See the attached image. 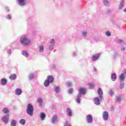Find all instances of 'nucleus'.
<instances>
[{
    "mask_svg": "<svg viewBox=\"0 0 126 126\" xmlns=\"http://www.w3.org/2000/svg\"><path fill=\"white\" fill-rule=\"evenodd\" d=\"M47 81H49L50 83H53L54 82V77L52 75L48 76Z\"/></svg>",
    "mask_w": 126,
    "mask_h": 126,
    "instance_id": "obj_7",
    "label": "nucleus"
},
{
    "mask_svg": "<svg viewBox=\"0 0 126 126\" xmlns=\"http://www.w3.org/2000/svg\"><path fill=\"white\" fill-rule=\"evenodd\" d=\"M89 86L91 89H92V88H94L95 87V84L90 83L89 84Z\"/></svg>",
    "mask_w": 126,
    "mask_h": 126,
    "instance_id": "obj_23",
    "label": "nucleus"
},
{
    "mask_svg": "<svg viewBox=\"0 0 126 126\" xmlns=\"http://www.w3.org/2000/svg\"><path fill=\"white\" fill-rule=\"evenodd\" d=\"M7 53H8V54H11L10 53H11V51H10V50H8V51H7Z\"/></svg>",
    "mask_w": 126,
    "mask_h": 126,
    "instance_id": "obj_43",
    "label": "nucleus"
},
{
    "mask_svg": "<svg viewBox=\"0 0 126 126\" xmlns=\"http://www.w3.org/2000/svg\"><path fill=\"white\" fill-rule=\"evenodd\" d=\"M9 120V115H7V116H4L2 118V121L5 123V124H7L8 123V121Z\"/></svg>",
    "mask_w": 126,
    "mask_h": 126,
    "instance_id": "obj_3",
    "label": "nucleus"
},
{
    "mask_svg": "<svg viewBox=\"0 0 126 126\" xmlns=\"http://www.w3.org/2000/svg\"><path fill=\"white\" fill-rule=\"evenodd\" d=\"M58 119V116L57 115H54L53 116L52 120V123L55 124L56 121H57V119Z\"/></svg>",
    "mask_w": 126,
    "mask_h": 126,
    "instance_id": "obj_15",
    "label": "nucleus"
},
{
    "mask_svg": "<svg viewBox=\"0 0 126 126\" xmlns=\"http://www.w3.org/2000/svg\"><path fill=\"white\" fill-rule=\"evenodd\" d=\"M40 118L41 121H44V120H45V118H46V114H45V113H41L40 114Z\"/></svg>",
    "mask_w": 126,
    "mask_h": 126,
    "instance_id": "obj_16",
    "label": "nucleus"
},
{
    "mask_svg": "<svg viewBox=\"0 0 126 126\" xmlns=\"http://www.w3.org/2000/svg\"><path fill=\"white\" fill-rule=\"evenodd\" d=\"M87 123H88L89 124H91V123L93 122V118L92 117V115H88L87 116Z\"/></svg>",
    "mask_w": 126,
    "mask_h": 126,
    "instance_id": "obj_5",
    "label": "nucleus"
},
{
    "mask_svg": "<svg viewBox=\"0 0 126 126\" xmlns=\"http://www.w3.org/2000/svg\"><path fill=\"white\" fill-rule=\"evenodd\" d=\"M108 114L107 111L103 112V117L104 121H108Z\"/></svg>",
    "mask_w": 126,
    "mask_h": 126,
    "instance_id": "obj_6",
    "label": "nucleus"
},
{
    "mask_svg": "<svg viewBox=\"0 0 126 126\" xmlns=\"http://www.w3.org/2000/svg\"><path fill=\"white\" fill-rule=\"evenodd\" d=\"M79 94H78L79 96H81V94H84L86 92V90L85 88H80L79 89Z\"/></svg>",
    "mask_w": 126,
    "mask_h": 126,
    "instance_id": "obj_4",
    "label": "nucleus"
},
{
    "mask_svg": "<svg viewBox=\"0 0 126 126\" xmlns=\"http://www.w3.org/2000/svg\"><path fill=\"white\" fill-rule=\"evenodd\" d=\"M11 126H16V122L15 120H12L11 123Z\"/></svg>",
    "mask_w": 126,
    "mask_h": 126,
    "instance_id": "obj_25",
    "label": "nucleus"
},
{
    "mask_svg": "<svg viewBox=\"0 0 126 126\" xmlns=\"http://www.w3.org/2000/svg\"><path fill=\"white\" fill-rule=\"evenodd\" d=\"M66 112H67V115L68 116V117H71L72 115V111H71V110L67 108Z\"/></svg>",
    "mask_w": 126,
    "mask_h": 126,
    "instance_id": "obj_10",
    "label": "nucleus"
},
{
    "mask_svg": "<svg viewBox=\"0 0 126 126\" xmlns=\"http://www.w3.org/2000/svg\"><path fill=\"white\" fill-rule=\"evenodd\" d=\"M34 111V108L33 105L31 104H29L27 107V113L30 116H33V112Z\"/></svg>",
    "mask_w": 126,
    "mask_h": 126,
    "instance_id": "obj_2",
    "label": "nucleus"
},
{
    "mask_svg": "<svg viewBox=\"0 0 126 126\" xmlns=\"http://www.w3.org/2000/svg\"><path fill=\"white\" fill-rule=\"evenodd\" d=\"M19 3L20 5L23 6L26 4V2H25V0H19Z\"/></svg>",
    "mask_w": 126,
    "mask_h": 126,
    "instance_id": "obj_12",
    "label": "nucleus"
},
{
    "mask_svg": "<svg viewBox=\"0 0 126 126\" xmlns=\"http://www.w3.org/2000/svg\"><path fill=\"white\" fill-rule=\"evenodd\" d=\"M124 6V0H122V2L120 3V8H122Z\"/></svg>",
    "mask_w": 126,
    "mask_h": 126,
    "instance_id": "obj_31",
    "label": "nucleus"
},
{
    "mask_svg": "<svg viewBox=\"0 0 126 126\" xmlns=\"http://www.w3.org/2000/svg\"><path fill=\"white\" fill-rule=\"evenodd\" d=\"M109 94L110 95H113L114 94V92L113 91H111L110 92H109Z\"/></svg>",
    "mask_w": 126,
    "mask_h": 126,
    "instance_id": "obj_39",
    "label": "nucleus"
},
{
    "mask_svg": "<svg viewBox=\"0 0 126 126\" xmlns=\"http://www.w3.org/2000/svg\"><path fill=\"white\" fill-rule=\"evenodd\" d=\"M21 42L24 46H27L31 43V41H30V40L27 39V36L24 35L23 37L21 38Z\"/></svg>",
    "mask_w": 126,
    "mask_h": 126,
    "instance_id": "obj_1",
    "label": "nucleus"
},
{
    "mask_svg": "<svg viewBox=\"0 0 126 126\" xmlns=\"http://www.w3.org/2000/svg\"><path fill=\"white\" fill-rule=\"evenodd\" d=\"M2 111L4 114H8V113H9V110L7 108H4Z\"/></svg>",
    "mask_w": 126,
    "mask_h": 126,
    "instance_id": "obj_18",
    "label": "nucleus"
},
{
    "mask_svg": "<svg viewBox=\"0 0 126 126\" xmlns=\"http://www.w3.org/2000/svg\"><path fill=\"white\" fill-rule=\"evenodd\" d=\"M22 54L23 56L26 57V58H27L28 57V54H27V52L26 51H23Z\"/></svg>",
    "mask_w": 126,
    "mask_h": 126,
    "instance_id": "obj_27",
    "label": "nucleus"
},
{
    "mask_svg": "<svg viewBox=\"0 0 126 126\" xmlns=\"http://www.w3.org/2000/svg\"><path fill=\"white\" fill-rule=\"evenodd\" d=\"M7 19H11V16L8 15L7 16Z\"/></svg>",
    "mask_w": 126,
    "mask_h": 126,
    "instance_id": "obj_37",
    "label": "nucleus"
},
{
    "mask_svg": "<svg viewBox=\"0 0 126 126\" xmlns=\"http://www.w3.org/2000/svg\"><path fill=\"white\" fill-rule=\"evenodd\" d=\"M34 76V75H33V74H31L29 76V78L30 79H32V78H33Z\"/></svg>",
    "mask_w": 126,
    "mask_h": 126,
    "instance_id": "obj_35",
    "label": "nucleus"
},
{
    "mask_svg": "<svg viewBox=\"0 0 126 126\" xmlns=\"http://www.w3.org/2000/svg\"><path fill=\"white\" fill-rule=\"evenodd\" d=\"M94 103L96 104L99 106L100 105V100H99V98L98 97H96L94 100Z\"/></svg>",
    "mask_w": 126,
    "mask_h": 126,
    "instance_id": "obj_11",
    "label": "nucleus"
},
{
    "mask_svg": "<svg viewBox=\"0 0 126 126\" xmlns=\"http://www.w3.org/2000/svg\"><path fill=\"white\" fill-rule=\"evenodd\" d=\"M119 79L120 80H121V81L125 79V75H124V74H121L120 75V76H119Z\"/></svg>",
    "mask_w": 126,
    "mask_h": 126,
    "instance_id": "obj_21",
    "label": "nucleus"
},
{
    "mask_svg": "<svg viewBox=\"0 0 126 126\" xmlns=\"http://www.w3.org/2000/svg\"><path fill=\"white\" fill-rule=\"evenodd\" d=\"M94 71H97V69L96 68H94Z\"/></svg>",
    "mask_w": 126,
    "mask_h": 126,
    "instance_id": "obj_44",
    "label": "nucleus"
},
{
    "mask_svg": "<svg viewBox=\"0 0 126 126\" xmlns=\"http://www.w3.org/2000/svg\"><path fill=\"white\" fill-rule=\"evenodd\" d=\"M19 123H20V124H21V125H22L23 126H24V125H25V120L21 119L19 121Z\"/></svg>",
    "mask_w": 126,
    "mask_h": 126,
    "instance_id": "obj_24",
    "label": "nucleus"
},
{
    "mask_svg": "<svg viewBox=\"0 0 126 126\" xmlns=\"http://www.w3.org/2000/svg\"><path fill=\"white\" fill-rule=\"evenodd\" d=\"M53 48H51V46L49 47V49L52 50Z\"/></svg>",
    "mask_w": 126,
    "mask_h": 126,
    "instance_id": "obj_45",
    "label": "nucleus"
},
{
    "mask_svg": "<svg viewBox=\"0 0 126 126\" xmlns=\"http://www.w3.org/2000/svg\"><path fill=\"white\" fill-rule=\"evenodd\" d=\"M104 3L106 5V6H108V4H109V2L108 0H104Z\"/></svg>",
    "mask_w": 126,
    "mask_h": 126,
    "instance_id": "obj_29",
    "label": "nucleus"
},
{
    "mask_svg": "<svg viewBox=\"0 0 126 126\" xmlns=\"http://www.w3.org/2000/svg\"><path fill=\"white\" fill-rule=\"evenodd\" d=\"M7 81L5 79H2L1 80V83L2 85H5L6 84Z\"/></svg>",
    "mask_w": 126,
    "mask_h": 126,
    "instance_id": "obj_19",
    "label": "nucleus"
},
{
    "mask_svg": "<svg viewBox=\"0 0 126 126\" xmlns=\"http://www.w3.org/2000/svg\"><path fill=\"white\" fill-rule=\"evenodd\" d=\"M99 58H100V54H95L92 57V60L94 61H97V60H98Z\"/></svg>",
    "mask_w": 126,
    "mask_h": 126,
    "instance_id": "obj_8",
    "label": "nucleus"
},
{
    "mask_svg": "<svg viewBox=\"0 0 126 126\" xmlns=\"http://www.w3.org/2000/svg\"><path fill=\"white\" fill-rule=\"evenodd\" d=\"M64 126H70V124H69V123H68V122L66 121L64 123Z\"/></svg>",
    "mask_w": 126,
    "mask_h": 126,
    "instance_id": "obj_30",
    "label": "nucleus"
},
{
    "mask_svg": "<svg viewBox=\"0 0 126 126\" xmlns=\"http://www.w3.org/2000/svg\"><path fill=\"white\" fill-rule=\"evenodd\" d=\"M82 34L83 36H86L87 35V33L86 32H83Z\"/></svg>",
    "mask_w": 126,
    "mask_h": 126,
    "instance_id": "obj_40",
    "label": "nucleus"
},
{
    "mask_svg": "<svg viewBox=\"0 0 126 126\" xmlns=\"http://www.w3.org/2000/svg\"><path fill=\"white\" fill-rule=\"evenodd\" d=\"M124 87H125V86L124 85V84H122L120 85V89H123L124 88Z\"/></svg>",
    "mask_w": 126,
    "mask_h": 126,
    "instance_id": "obj_38",
    "label": "nucleus"
},
{
    "mask_svg": "<svg viewBox=\"0 0 126 126\" xmlns=\"http://www.w3.org/2000/svg\"><path fill=\"white\" fill-rule=\"evenodd\" d=\"M106 35L107 36H111V32H106Z\"/></svg>",
    "mask_w": 126,
    "mask_h": 126,
    "instance_id": "obj_36",
    "label": "nucleus"
},
{
    "mask_svg": "<svg viewBox=\"0 0 126 126\" xmlns=\"http://www.w3.org/2000/svg\"><path fill=\"white\" fill-rule=\"evenodd\" d=\"M50 82L49 81H47V80H45L44 84V86L45 87H48L49 85H50Z\"/></svg>",
    "mask_w": 126,
    "mask_h": 126,
    "instance_id": "obj_17",
    "label": "nucleus"
},
{
    "mask_svg": "<svg viewBox=\"0 0 126 126\" xmlns=\"http://www.w3.org/2000/svg\"><path fill=\"white\" fill-rule=\"evenodd\" d=\"M15 93L16 95H20L22 93V90L20 89H17L15 91Z\"/></svg>",
    "mask_w": 126,
    "mask_h": 126,
    "instance_id": "obj_13",
    "label": "nucleus"
},
{
    "mask_svg": "<svg viewBox=\"0 0 126 126\" xmlns=\"http://www.w3.org/2000/svg\"><path fill=\"white\" fill-rule=\"evenodd\" d=\"M9 78L11 80H14L16 78V75L15 74H12L10 75Z\"/></svg>",
    "mask_w": 126,
    "mask_h": 126,
    "instance_id": "obj_14",
    "label": "nucleus"
},
{
    "mask_svg": "<svg viewBox=\"0 0 126 126\" xmlns=\"http://www.w3.org/2000/svg\"><path fill=\"white\" fill-rule=\"evenodd\" d=\"M50 44H54V43H55V40H54V39H51V40L50 41Z\"/></svg>",
    "mask_w": 126,
    "mask_h": 126,
    "instance_id": "obj_34",
    "label": "nucleus"
},
{
    "mask_svg": "<svg viewBox=\"0 0 126 126\" xmlns=\"http://www.w3.org/2000/svg\"><path fill=\"white\" fill-rule=\"evenodd\" d=\"M97 93H98L100 99H102V95H103V91H102V89L98 88V89L97 90Z\"/></svg>",
    "mask_w": 126,
    "mask_h": 126,
    "instance_id": "obj_9",
    "label": "nucleus"
},
{
    "mask_svg": "<svg viewBox=\"0 0 126 126\" xmlns=\"http://www.w3.org/2000/svg\"><path fill=\"white\" fill-rule=\"evenodd\" d=\"M122 50H125V48L122 47Z\"/></svg>",
    "mask_w": 126,
    "mask_h": 126,
    "instance_id": "obj_47",
    "label": "nucleus"
},
{
    "mask_svg": "<svg viewBox=\"0 0 126 126\" xmlns=\"http://www.w3.org/2000/svg\"><path fill=\"white\" fill-rule=\"evenodd\" d=\"M37 102L38 103H42L43 102V100L41 98H39L37 99Z\"/></svg>",
    "mask_w": 126,
    "mask_h": 126,
    "instance_id": "obj_32",
    "label": "nucleus"
},
{
    "mask_svg": "<svg viewBox=\"0 0 126 126\" xmlns=\"http://www.w3.org/2000/svg\"><path fill=\"white\" fill-rule=\"evenodd\" d=\"M119 41H121V40H119Z\"/></svg>",
    "mask_w": 126,
    "mask_h": 126,
    "instance_id": "obj_48",
    "label": "nucleus"
},
{
    "mask_svg": "<svg viewBox=\"0 0 126 126\" xmlns=\"http://www.w3.org/2000/svg\"><path fill=\"white\" fill-rule=\"evenodd\" d=\"M116 99H117L118 102H121V101H122V96L121 95H119V96L116 97Z\"/></svg>",
    "mask_w": 126,
    "mask_h": 126,
    "instance_id": "obj_26",
    "label": "nucleus"
},
{
    "mask_svg": "<svg viewBox=\"0 0 126 126\" xmlns=\"http://www.w3.org/2000/svg\"><path fill=\"white\" fill-rule=\"evenodd\" d=\"M55 89L56 92H59V91H60V87H55Z\"/></svg>",
    "mask_w": 126,
    "mask_h": 126,
    "instance_id": "obj_33",
    "label": "nucleus"
},
{
    "mask_svg": "<svg viewBox=\"0 0 126 126\" xmlns=\"http://www.w3.org/2000/svg\"><path fill=\"white\" fill-rule=\"evenodd\" d=\"M80 95H78V96H77V99H76V102H77V103H80Z\"/></svg>",
    "mask_w": 126,
    "mask_h": 126,
    "instance_id": "obj_28",
    "label": "nucleus"
},
{
    "mask_svg": "<svg viewBox=\"0 0 126 126\" xmlns=\"http://www.w3.org/2000/svg\"><path fill=\"white\" fill-rule=\"evenodd\" d=\"M111 78L113 81H115V80H116V79L117 78V75H116V74H113L112 75Z\"/></svg>",
    "mask_w": 126,
    "mask_h": 126,
    "instance_id": "obj_20",
    "label": "nucleus"
},
{
    "mask_svg": "<svg viewBox=\"0 0 126 126\" xmlns=\"http://www.w3.org/2000/svg\"><path fill=\"white\" fill-rule=\"evenodd\" d=\"M39 51H40L41 53H43V52H44V46H43V45H40V46L39 47Z\"/></svg>",
    "mask_w": 126,
    "mask_h": 126,
    "instance_id": "obj_22",
    "label": "nucleus"
},
{
    "mask_svg": "<svg viewBox=\"0 0 126 126\" xmlns=\"http://www.w3.org/2000/svg\"><path fill=\"white\" fill-rule=\"evenodd\" d=\"M124 12H126V8L124 9Z\"/></svg>",
    "mask_w": 126,
    "mask_h": 126,
    "instance_id": "obj_46",
    "label": "nucleus"
},
{
    "mask_svg": "<svg viewBox=\"0 0 126 126\" xmlns=\"http://www.w3.org/2000/svg\"><path fill=\"white\" fill-rule=\"evenodd\" d=\"M67 86H71V83H67Z\"/></svg>",
    "mask_w": 126,
    "mask_h": 126,
    "instance_id": "obj_42",
    "label": "nucleus"
},
{
    "mask_svg": "<svg viewBox=\"0 0 126 126\" xmlns=\"http://www.w3.org/2000/svg\"><path fill=\"white\" fill-rule=\"evenodd\" d=\"M72 92V89H71L68 90V93H71Z\"/></svg>",
    "mask_w": 126,
    "mask_h": 126,
    "instance_id": "obj_41",
    "label": "nucleus"
}]
</instances>
